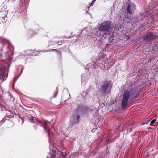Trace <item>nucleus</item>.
Instances as JSON below:
<instances>
[{
    "mask_svg": "<svg viewBox=\"0 0 158 158\" xmlns=\"http://www.w3.org/2000/svg\"><path fill=\"white\" fill-rule=\"evenodd\" d=\"M106 56L102 53L99 54L98 58L97 59L96 62H94L93 61L92 63L88 64L86 65V67L85 68H87L88 70H89L90 68L95 69L97 66V64H102V63H105L106 61Z\"/></svg>",
    "mask_w": 158,
    "mask_h": 158,
    "instance_id": "3",
    "label": "nucleus"
},
{
    "mask_svg": "<svg viewBox=\"0 0 158 158\" xmlns=\"http://www.w3.org/2000/svg\"><path fill=\"white\" fill-rule=\"evenodd\" d=\"M122 36H123V37L122 38H123V39H122V40H128L129 39V37L126 35H125L124 34L121 35L120 36V38H121Z\"/></svg>",
    "mask_w": 158,
    "mask_h": 158,
    "instance_id": "14",
    "label": "nucleus"
},
{
    "mask_svg": "<svg viewBox=\"0 0 158 158\" xmlns=\"http://www.w3.org/2000/svg\"><path fill=\"white\" fill-rule=\"evenodd\" d=\"M21 119L22 121L21 124H22L23 123H24L23 119V118H21Z\"/></svg>",
    "mask_w": 158,
    "mask_h": 158,
    "instance_id": "21",
    "label": "nucleus"
},
{
    "mask_svg": "<svg viewBox=\"0 0 158 158\" xmlns=\"http://www.w3.org/2000/svg\"><path fill=\"white\" fill-rule=\"evenodd\" d=\"M23 69H22V70H21V73L22 72V70H23Z\"/></svg>",
    "mask_w": 158,
    "mask_h": 158,
    "instance_id": "27",
    "label": "nucleus"
},
{
    "mask_svg": "<svg viewBox=\"0 0 158 158\" xmlns=\"http://www.w3.org/2000/svg\"><path fill=\"white\" fill-rule=\"evenodd\" d=\"M3 40H4V41H5L6 40L5 39H3Z\"/></svg>",
    "mask_w": 158,
    "mask_h": 158,
    "instance_id": "25",
    "label": "nucleus"
},
{
    "mask_svg": "<svg viewBox=\"0 0 158 158\" xmlns=\"http://www.w3.org/2000/svg\"><path fill=\"white\" fill-rule=\"evenodd\" d=\"M43 127L46 131V132L48 133V135H49V131L50 130V129L49 127L47 126L46 124H44L43 126Z\"/></svg>",
    "mask_w": 158,
    "mask_h": 158,
    "instance_id": "13",
    "label": "nucleus"
},
{
    "mask_svg": "<svg viewBox=\"0 0 158 158\" xmlns=\"http://www.w3.org/2000/svg\"><path fill=\"white\" fill-rule=\"evenodd\" d=\"M108 38L110 37H109V36H108Z\"/></svg>",
    "mask_w": 158,
    "mask_h": 158,
    "instance_id": "30",
    "label": "nucleus"
},
{
    "mask_svg": "<svg viewBox=\"0 0 158 158\" xmlns=\"http://www.w3.org/2000/svg\"><path fill=\"white\" fill-rule=\"evenodd\" d=\"M158 6L156 7V9H157L158 8Z\"/></svg>",
    "mask_w": 158,
    "mask_h": 158,
    "instance_id": "24",
    "label": "nucleus"
},
{
    "mask_svg": "<svg viewBox=\"0 0 158 158\" xmlns=\"http://www.w3.org/2000/svg\"><path fill=\"white\" fill-rule=\"evenodd\" d=\"M107 37H106V36H105V38H106Z\"/></svg>",
    "mask_w": 158,
    "mask_h": 158,
    "instance_id": "29",
    "label": "nucleus"
},
{
    "mask_svg": "<svg viewBox=\"0 0 158 158\" xmlns=\"http://www.w3.org/2000/svg\"><path fill=\"white\" fill-rule=\"evenodd\" d=\"M123 27L122 26H121L120 24L119 25H118V26L116 27V28H117L118 30H120L122 31V28H123Z\"/></svg>",
    "mask_w": 158,
    "mask_h": 158,
    "instance_id": "16",
    "label": "nucleus"
},
{
    "mask_svg": "<svg viewBox=\"0 0 158 158\" xmlns=\"http://www.w3.org/2000/svg\"><path fill=\"white\" fill-rule=\"evenodd\" d=\"M3 106L2 105V104L1 103V102H0V110H3L2 108Z\"/></svg>",
    "mask_w": 158,
    "mask_h": 158,
    "instance_id": "19",
    "label": "nucleus"
},
{
    "mask_svg": "<svg viewBox=\"0 0 158 158\" xmlns=\"http://www.w3.org/2000/svg\"><path fill=\"white\" fill-rule=\"evenodd\" d=\"M62 41H60V42H59V41H58L57 42V43L59 45H61V44H62Z\"/></svg>",
    "mask_w": 158,
    "mask_h": 158,
    "instance_id": "22",
    "label": "nucleus"
},
{
    "mask_svg": "<svg viewBox=\"0 0 158 158\" xmlns=\"http://www.w3.org/2000/svg\"><path fill=\"white\" fill-rule=\"evenodd\" d=\"M156 36V34L153 33L149 32L144 37L143 39L146 41H149L155 38Z\"/></svg>",
    "mask_w": 158,
    "mask_h": 158,
    "instance_id": "6",
    "label": "nucleus"
},
{
    "mask_svg": "<svg viewBox=\"0 0 158 158\" xmlns=\"http://www.w3.org/2000/svg\"><path fill=\"white\" fill-rule=\"evenodd\" d=\"M111 23L110 21H106L102 23L99 26L98 30L97 28H94L90 29V28H86L83 29L81 33L85 34L86 35L90 36L92 38L96 39L97 40L98 37H100L102 36L101 31H105L109 30L110 27Z\"/></svg>",
    "mask_w": 158,
    "mask_h": 158,
    "instance_id": "1",
    "label": "nucleus"
},
{
    "mask_svg": "<svg viewBox=\"0 0 158 158\" xmlns=\"http://www.w3.org/2000/svg\"><path fill=\"white\" fill-rule=\"evenodd\" d=\"M156 121V119H154L152 120L150 123V125L151 126H153L154 125V124Z\"/></svg>",
    "mask_w": 158,
    "mask_h": 158,
    "instance_id": "15",
    "label": "nucleus"
},
{
    "mask_svg": "<svg viewBox=\"0 0 158 158\" xmlns=\"http://www.w3.org/2000/svg\"><path fill=\"white\" fill-rule=\"evenodd\" d=\"M56 91L55 93L54 94V97H56L57 96L58 93V91L57 88H56Z\"/></svg>",
    "mask_w": 158,
    "mask_h": 158,
    "instance_id": "17",
    "label": "nucleus"
},
{
    "mask_svg": "<svg viewBox=\"0 0 158 158\" xmlns=\"http://www.w3.org/2000/svg\"><path fill=\"white\" fill-rule=\"evenodd\" d=\"M109 41L110 44L112 45L114 44L116 42V40L115 39V37L114 36H111L109 37Z\"/></svg>",
    "mask_w": 158,
    "mask_h": 158,
    "instance_id": "11",
    "label": "nucleus"
},
{
    "mask_svg": "<svg viewBox=\"0 0 158 158\" xmlns=\"http://www.w3.org/2000/svg\"><path fill=\"white\" fill-rule=\"evenodd\" d=\"M56 156V152L55 150L51 151L48 155L47 158H55Z\"/></svg>",
    "mask_w": 158,
    "mask_h": 158,
    "instance_id": "10",
    "label": "nucleus"
},
{
    "mask_svg": "<svg viewBox=\"0 0 158 158\" xmlns=\"http://www.w3.org/2000/svg\"><path fill=\"white\" fill-rule=\"evenodd\" d=\"M111 88L112 84L111 82L106 81L102 84L99 90L104 94H109L110 93Z\"/></svg>",
    "mask_w": 158,
    "mask_h": 158,
    "instance_id": "4",
    "label": "nucleus"
},
{
    "mask_svg": "<svg viewBox=\"0 0 158 158\" xmlns=\"http://www.w3.org/2000/svg\"><path fill=\"white\" fill-rule=\"evenodd\" d=\"M2 18L3 19H4V17H2Z\"/></svg>",
    "mask_w": 158,
    "mask_h": 158,
    "instance_id": "28",
    "label": "nucleus"
},
{
    "mask_svg": "<svg viewBox=\"0 0 158 158\" xmlns=\"http://www.w3.org/2000/svg\"><path fill=\"white\" fill-rule=\"evenodd\" d=\"M96 0H93L92 1V3H90V6H92L93 5V4L94 3Z\"/></svg>",
    "mask_w": 158,
    "mask_h": 158,
    "instance_id": "20",
    "label": "nucleus"
},
{
    "mask_svg": "<svg viewBox=\"0 0 158 158\" xmlns=\"http://www.w3.org/2000/svg\"><path fill=\"white\" fill-rule=\"evenodd\" d=\"M34 118V117H32L31 118H29V120H30V121L31 123H34V122L33 121V120L34 119L33 118Z\"/></svg>",
    "mask_w": 158,
    "mask_h": 158,
    "instance_id": "18",
    "label": "nucleus"
},
{
    "mask_svg": "<svg viewBox=\"0 0 158 158\" xmlns=\"http://www.w3.org/2000/svg\"><path fill=\"white\" fill-rule=\"evenodd\" d=\"M79 111H75L70 118V125L77 124L79 120Z\"/></svg>",
    "mask_w": 158,
    "mask_h": 158,
    "instance_id": "5",
    "label": "nucleus"
},
{
    "mask_svg": "<svg viewBox=\"0 0 158 158\" xmlns=\"http://www.w3.org/2000/svg\"><path fill=\"white\" fill-rule=\"evenodd\" d=\"M88 74H82L81 76V82L82 84L85 83L86 80L88 78Z\"/></svg>",
    "mask_w": 158,
    "mask_h": 158,
    "instance_id": "9",
    "label": "nucleus"
},
{
    "mask_svg": "<svg viewBox=\"0 0 158 158\" xmlns=\"http://www.w3.org/2000/svg\"><path fill=\"white\" fill-rule=\"evenodd\" d=\"M104 106V104H103L102 105V106Z\"/></svg>",
    "mask_w": 158,
    "mask_h": 158,
    "instance_id": "26",
    "label": "nucleus"
},
{
    "mask_svg": "<svg viewBox=\"0 0 158 158\" xmlns=\"http://www.w3.org/2000/svg\"><path fill=\"white\" fill-rule=\"evenodd\" d=\"M136 6L132 3H130L127 8V11L129 14H133L135 10Z\"/></svg>",
    "mask_w": 158,
    "mask_h": 158,
    "instance_id": "8",
    "label": "nucleus"
},
{
    "mask_svg": "<svg viewBox=\"0 0 158 158\" xmlns=\"http://www.w3.org/2000/svg\"><path fill=\"white\" fill-rule=\"evenodd\" d=\"M139 95L138 91H132L130 93L128 90H126L124 94L122 100L121 106L123 108H125L130 103L131 99L137 98Z\"/></svg>",
    "mask_w": 158,
    "mask_h": 158,
    "instance_id": "2",
    "label": "nucleus"
},
{
    "mask_svg": "<svg viewBox=\"0 0 158 158\" xmlns=\"http://www.w3.org/2000/svg\"><path fill=\"white\" fill-rule=\"evenodd\" d=\"M7 76V73L6 69L2 68L0 70V79L3 81L6 80Z\"/></svg>",
    "mask_w": 158,
    "mask_h": 158,
    "instance_id": "7",
    "label": "nucleus"
},
{
    "mask_svg": "<svg viewBox=\"0 0 158 158\" xmlns=\"http://www.w3.org/2000/svg\"><path fill=\"white\" fill-rule=\"evenodd\" d=\"M132 129L131 128L130 130L129 131L128 130H127V131L129 132H131L132 131Z\"/></svg>",
    "mask_w": 158,
    "mask_h": 158,
    "instance_id": "23",
    "label": "nucleus"
},
{
    "mask_svg": "<svg viewBox=\"0 0 158 158\" xmlns=\"http://www.w3.org/2000/svg\"><path fill=\"white\" fill-rule=\"evenodd\" d=\"M125 21H127V22H129V23H130V21L131 20V19L129 17V15L128 16V14H125L124 15V19Z\"/></svg>",
    "mask_w": 158,
    "mask_h": 158,
    "instance_id": "12",
    "label": "nucleus"
}]
</instances>
